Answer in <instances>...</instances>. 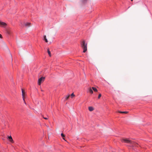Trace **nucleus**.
<instances>
[{"instance_id":"20","label":"nucleus","mask_w":152,"mask_h":152,"mask_svg":"<svg viewBox=\"0 0 152 152\" xmlns=\"http://www.w3.org/2000/svg\"><path fill=\"white\" fill-rule=\"evenodd\" d=\"M1 37H2V35H1V34H0V38H1Z\"/></svg>"},{"instance_id":"7","label":"nucleus","mask_w":152,"mask_h":152,"mask_svg":"<svg viewBox=\"0 0 152 152\" xmlns=\"http://www.w3.org/2000/svg\"><path fill=\"white\" fill-rule=\"evenodd\" d=\"M94 109L92 107H88V110L90 111H92L94 110Z\"/></svg>"},{"instance_id":"5","label":"nucleus","mask_w":152,"mask_h":152,"mask_svg":"<svg viewBox=\"0 0 152 152\" xmlns=\"http://www.w3.org/2000/svg\"><path fill=\"white\" fill-rule=\"evenodd\" d=\"M22 97H23V100L24 101H25V100H24V90L23 89H22Z\"/></svg>"},{"instance_id":"2","label":"nucleus","mask_w":152,"mask_h":152,"mask_svg":"<svg viewBox=\"0 0 152 152\" xmlns=\"http://www.w3.org/2000/svg\"><path fill=\"white\" fill-rule=\"evenodd\" d=\"M87 44L86 43L84 40L81 43V47L83 50V53H85L87 50Z\"/></svg>"},{"instance_id":"10","label":"nucleus","mask_w":152,"mask_h":152,"mask_svg":"<svg viewBox=\"0 0 152 152\" xmlns=\"http://www.w3.org/2000/svg\"><path fill=\"white\" fill-rule=\"evenodd\" d=\"M92 89L93 90V91H94L96 92L97 91V89H96V88L94 87H92Z\"/></svg>"},{"instance_id":"16","label":"nucleus","mask_w":152,"mask_h":152,"mask_svg":"<svg viewBox=\"0 0 152 152\" xmlns=\"http://www.w3.org/2000/svg\"><path fill=\"white\" fill-rule=\"evenodd\" d=\"M101 94H99V95H98V99H99L101 97Z\"/></svg>"},{"instance_id":"21","label":"nucleus","mask_w":152,"mask_h":152,"mask_svg":"<svg viewBox=\"0 0 152 152\" xmlns=\"http://www.w3.org/2000/svg\"><path fill=\"white\" fill-rule=\"evenodd\" d=\"M24 101V103H25V104H26V102L25 101Z\"/></svg>"},{"instance_id":"13","label":"nucleus","mask_w":152,"mask_h":152,"mask_svg":"<svg viewBox=\"0 0 152 152\" xmlns=\"http://www.w3.org/2000/svg\"><path fill=\"white\" fill-rule=\"evenodd\" d=\"M1 25L3 26H5L6 25V23H5L4 22H1Z\"/></svg>"},{"instance_id":"18","label":"nucleus","mask_w":152,"mask_h":152,"mask_svg":"<svg viewBox=\"0 0 152 152\" xmlns=\"http://www.w3.org/2000/svg\"><path fill=\"white\" fill-rule=\"evenodd\" d=\"M75 96V95H74V94H73V93H72V94H71V96Z\"/></svg>"},{"instance_id":"17","label":"nucleus","mask_w":152,"mask_h":152,"mask_svg":"<svg viewBox=\"0 0 152 152\" xmlns=\"http://www.w3.org/2000/svg\"><path fill=\"white\" fill-rule=\"evenodd\" d=\"M69 97V96H66V97H65V98H66V99H67Z\"/></svg>"},{"instance_id":"1","label":"nucleus","mask_w":152,"mask_h":152,"mask_svg":"<svg viewBox=\"0 0 152 152\" xmlns=\"http://www.w3.org/2000/svg\"><path fill=\"white\" fill-rule=\"evenodd\" d=\"M121 141L123 142L129 144L128 146L130 147H136L138 145L137 143L128 139H122Z\"/></svg>"},{"instance_id":"11","label":"nucleus","mask_w":152,"mask_h":152,"mask_svg":"<svg viewBox=\"0 0 152 152\" xmlns=\"http://www.w3.org/2000/svg\"><path fill=\"white\" fill-rule=\"evenodd\" d=\"M48 54L49 55V56H51V53H50V52L49 50V49H48Z\"/></svg>"},{"instance_id":"4","label":"nucleus","mask_w":152,"mask_h":152,"mask_svg":"<svg viewBox=\"0 0 152 152\" xmlns=\"http://www.w3.org/2000/svg\"><path fill=\"white\" fill-rule=\"evenodd\" d=\"M45 77H41L38 79V84L39 85H40L42 81H43Z\"/></svg>"},{"instance_id":"6","label":"nucleus","mask_w":152,"mask_h":152,"mask_svg":"<svg viewBox=\"0 0 152 152\" xmlns=\"http://www.w3.org/2000/svg\"><path fill=\"white\" fill-rule=\"evenodd\" d=\"M88 92L90 93L91 94H92L93 93V91L91 88H90L88 89Z\"/></svg>"},{"instance_id":"19","label":"nucleus","mask_w":152,"mask_h":152,"mask_svg":"<svg viewBox=\"0 0 152 152\" xmlns=\"http://www.w3.org/2000/svg\"><path fill=\"white\" fill-rule=\"evenodd\" d=\"M43 118L47 120L48 119V118L47 117H43Z\"/></svg>"},{"instance_id":"12","label":"nucleus","mask_w":152,"mask_h":152,"mask_svg":"<svg viewBox=\"0 0 152 152\" xmlns=\"http://www.w3.org/2000/svg\"><path fill=\"white\" fill-rule=\"evenodd\" d=\"M119 113H128V112L127 111H119Z\"/></svg>"},{"instance_id":"3","label":"nucleus","mask_w":152,"mask_h":152,"mask_svg":"<svg viewBox=\"0 0 152 152\" xmlns=\"http://www.w3.org/2000/svg\"><path fill=\"white\" fill-rule=\"evenodd\" d=\"M30 24L31 23L29 22H27L25 23L24 24H22V23H21L20 26L22 27H23L25 26L26 27H28L30 26Z\"/></svg>"},{"instance_id":"14","label":"nucleus","mask_w":152,"mask_h":152,"mask_svg":"<svg viewBox=\"0 0 152 152\" xmlns=\"http://www.w3.org/2000/svg\"><path fill=\"white\" fill-rule=\"evenodd\" d=\"M61 137H63V139L65 140L64 137V135L63 134V133H62L61 134Z\"/></svg>"},{"instance_id":"9","label":"nucleus","mask_w":152,"mask_h":152,"mask_svg":"<svg viewBox=\"0 0 152 152\" xmlns=\"http://www.w3.org/2000/svg\"><path fill=\"white\" fill-rule=\"evenodd\" d=\"M8 139L10 141H12L13 140L12 137L10 136L8 137Z\"/></svg>"},{"instance_id":"8","label":"nucleus","mask_w":152,"mask_h":152,"mask_svg":"<svg viewBox=\"0 0 152 152\" xmlns=\"http://www.w3.org/2000/svg\"><path fill=\"white\" fill-rule=\"evenodd\" d=\"M44 40L45 42H48V40L46 38V36L45 35H44V39H43Z\"/></svg>"},{"instance_id":"22","label":"nucleus","mask_w":152,"mask_h":152,"mask_svg":"<svg viewBox=\"0 0 152 152\" xmlns=\"http://www.w3.org/2000/svg\"><path fill=\"white\" fill-rule=\"evenodd\" d=\"M131 1H133V0H131Z\"/></svg>"},{"instance_id":"15","label":"nucleus","mask_w":152,"mask_h":152,"mask_svg":"<svg viewBox=\"0 0 152 152\" xmlns=\"http://www.w3.org/2000/svg\"><path fill=\"white\" fill-rule=\"evenodd\" d=\"M87 1V0H82V1L83 3H84L86 2Z\"/></svg>"}]
</instances>
